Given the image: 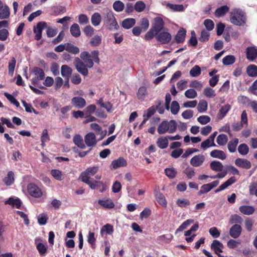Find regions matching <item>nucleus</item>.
Returning <instances> with one entry per match:
<instances>
[{"label":"nucleus","mask_w":257,"mask_h":257,"mask_svg":"<svg viewBox=\"0 0 257 257\" xmlns=\"http://www.w3.org/2000/svg\"><path fill=\"white\" fill-rule=\"evenodd\" d=\"M99 52L97 50H94L91 52V54L87 51L82 52L80 54V58L84 62V64L88 68H92L94 65V62L99 64V58L98 57Z\"/></svg>","instance_id":"1"},{"label":"nucleus","mask_w":257,"mask_h":257,"mask_svg":"<svg viewBox=\"0 0 257 257\" xmlns=\"http://www.w3.org/2000/svg\"><path fill=\"white\" fill-rule=\"evenodd\" d=\"M177 124L175 120H163L159 125L157 132L160 135L165 134L166 133L173 134L176 131Z\"/></svg>","instance_id":"2"},{"label":"nucleus","mask_w":257,"mask_h":257,"mask_svg":"<svg viewBox=\"0 0 257 257\" xmlns=\"http://www.w3.org/2000/svg\"><path fill=\"white\" fill-rule=\"evenodd\" d=\"M230 20L234 25L242 26L246 23V16L241 10L234 9L230 12Z\"/></svg>","instance_id":"3"},{"label":"nucleus","mask_w":257,"mask_h":257,"mask_svg":"<svg viewBox=\"0 0 257 257\" xmlns=\"http://www.w3.org/2000/svg\"><path fill=\"white\" fill-rule=\"evenodd\" d=\"M104 22L107 25L109 30L117 29L118 25L114 16L113 12L108 11L104 18Z\"/></svg>","instance_id":"4"},{"label":"nucleus","mask_w":257,"mask_h":257,"mask_svg":"<svg viewBox=\"0 0 257 257\" xmlns=\"http://www.w3.org/2000/svg\"><path fill=\"white\" fill-rule=\"evenodd\" d=\"M35 76L32 79V82L33 84L36 85L40 88H44V87L41 85H39V82L40 80L44 79L45 77V73L42 69L39 67H35L33 70Z\"/></svg>","instance_id":"5"},{"label":"nucleus","mask_w":257,"mask_h":257,"mask_svg":"<svg viewBox=\"0 0 257 257\" xmlns=\"http://www.w3.org/2000/svg\"><path fill=\"white\" fill-rule=\"evenodd\" d=\"M98 170V168L97 167H89L81 174L80 178L82 182L89 180L91 177L94 175Z\"/></svg>","instance_id":"6"},{"label":"nucleus","mask_w":257,"mask_h":257,"mask_svg":"<svg viewBox=\"0 0 257 257\" xmlns=\"http://www.w3.org/2000/svg\"><path fill=\"white\" fill-rule=\"evenodd\" d=\"M74 64L77 71L79 73L85 76L88 75V67L86 66L84 62L82 61L79 58H75Z\"/></svg>","instance_id":"7"},{"label":"nucleus","mask_w":257,"mask_h":257,"mask_svg":"<svg viewBox=\"0 0 257 257\" xmlns=\"http://www.w3.org/2000/svg\"><path fill=\"white\" fill-rule=\"evenodd\" d=\"M28 191L30 195L35 198L40 197L42 195L41 190L33 183H30L28 185Z\"/></svg>","instance_id":"8"},{"label":"nucleus","mask_w":257,"mask_h":257,"mask_svg":"<svg viewBox=\"0 0 257 257\" xmlns=\"http://www.w3.org/2000/svg\"><path fill=\"white\" fill-rule=\"evenodd\" d=\"M171 38V34L168 32H160L157 35V40L162 44L169 43Z\"/></svg>","instance_id":"9"},{"label":"nucleus","mask_w":257,"mask_h":257,"mask_svg":"<svg viewBox=\"0 0 257 257\" xmlns=\"http://www.w3.org/2000/svg\"><path fill=\"white\" fill-rule=\"evenodd\" d=\"M47 27V23L44 22L38 23L34 28V33L35 34V39L39 40L42 37V30Z\"/></svg>","instance_id":"10"},{"label":"nucleus","mask_w":257,"mask_h":257,"mask_svg":"<svg viewBox=\"0 0 257 257\" xmlns=\"http://www.w3.org/2000/svg\"><path fill=\"white\" fill-rule=\"evenodd\" d=\"M223 248L224 246L223 244L217 240H213L211 245V248L217 254L218 257H227L219 254L220 252H222V249Z\"/></svg>","instance_id":"11"},{"label":"nucleus","mask_w":257,"mask_h":257,"mask_svg":"<svg viewBox=\"0 0 257 257\" xmlns=\"http://www.w3.org/2000/svg\"><path fill=\"white\" fill-rule=\"evenodd\" d=\"M71 103L74 107L78 109L83 108L86 104L85 100L80 96L73 97L71 99Z\"/></svg>","instance_id":"12"},{"label":"nucleus","mask_w":257,"mask_h":257,"mask_svg":"<svg viewBox=\"0 0 257 257\" xmlns=\"http://www.w3.org/2000/svg\"><path fill=\"white\" fill-rule=\"evenodd\" d=\"M241 231L242 228L241 226L235 224L230 227L229 234L231 237L235 239L240 235Z\"/></svg>","instance_id":"13"},{"label":"nucleus","mask_w":257,"mask_h":257,"mask_svg":"<svg viewBox=\"0 0 257 257\" xmlns=\"http://www.w3.org/2000/svg\"><path fill=\"white\" fill-rule=\"evenodd\" d=\"M84 141L88 147H93L97 144L95 135L92 133H89L85 136Z\"/></svg>","instance_id":"14"},{"label":"nucleus","mask_w":257,"mask_h":257,"mask_svg":"<svg viewBox=\"0 0 257 257\" xmlns=\"http://www.w3.org/2000/svg\"><path fill=\"white\" fill-rule=\"evenodd\" d=\"M205 161V157L202 155H198L194 156L190 160V163L193 167L201 166Z\"/></svg>","instance_id":"15"},{"label":"nucleus","mask_w":257,"mask_h":257,"mask_svg":"<svg viewBox=\"0 0 257 257\" xmlns=\"http://www.w3.org/2000/svg\"><path fill=\"white\" fill-rule=\"evenodd\" d=\"M164 27V22L160 17H156L154 20L152 28L158 33L162 30Z\"/></svg>","instance_id":"16"},{"label":"nucleus","mask_w":257,"mask_h":257,"mask_svg":"<svg viewBox=\"0 0 257 257\" xmlns=\"http://www.w3.org/2000/svg\"><path fill=\"white\" fill-rule=\"evenodd\" d=\"M235 164L242 168L249 169L251 167V163L245 159L237 158L235 160Z\"/></svg>","instance_id":"17"},{"label":"nucleus","mask_w":257,"mask_h":257,"mask_svg":"<svg viewBox=\"0 0 257 257\" xmlns=\"http://www.w3.org/2000/svg\"><path fill=\"white\" fill-rule=\"evenodd\" d=\"M246 58L252 61L257 57V49L255 47H247L246 50Z\"/></svg>","instance_id":"18"},{"label":"nucleus","mask_w":257,"mask_h":257,"mask_svg":"<svg viewBox=\"0 0 257 257\" xmlns=\"http://www.w3.org/2000/svg\"><path fill=\"white\" fill-rule=\"evenodd\" d=\"M126 161L122 157H119L117 160H115L112 161L111 166L114 169H116L121 167H124L126 166Z\"/></svg>","instance_id":"19"},{"label":"nucleus","mask_w":257,"mask_h":257,"mask_svg":"<svg viewBox=\"0 0 257 257\" xmlns=\"http://www.w3.org/2000/svg\"><path fill=\"white\" fill-rule=\"evenodd\" d=\"M236 182V179L234 177H231L226 181L224 183L221 184L218 188L215 190V192L217 193L222 191L227 188L228 186L231 185Z\"/></svg>","instance_id":"20"},{"label":"nucleus","mask_w":257,"mask_h":257,"mask_svg":"<svg viewBox=\"0 0 257 257\" xmlns=\"http://www.w3.org/2000/svg\"><path fill=\"white\" fill-rule=\"evenodd\" d=\"M72 69L67 65H63L61 66V74L65 78L68 79L72 74Z\"/></svg>","instance_id":"21"},{"label":"nucleus","mask_w":257,"mask_h":257,"mask_svg":"<svg viewBox=\"0 0 257 257\" xmlns=\"http://www.w3.org/2000/svg\"><path fill=\"white\" fill-rule=\"evenodd\" d=\"M210 155L213 158H217L222 160L225 159L226 158L225 153L223 151L219 150H214L212 151L210 153Z\"/></svg>","instance_id":"22"},{"label":"nucleus","mask_w":257,"mask_h":257,"mask_svg":"<svg viewBox=\"0 0 257 257\" xmlns=\"http://www.w3.org/2000/svg\"><path fill=\"white\" fill-rule=\"evenodd\" d=\"M99 204L104 208L111 209L114 207V204L110 199H104L98 201Z\"/></svg>","instance_id":"23"},{"label":"nucleus","mask_w":257,"mask_h":257,"mask_svg":"<svg viewBox=\"0 0 257 257\" xmlns=\"http://www.w3.org/2000/svg\"><path fill=\"white\" fill-rule=\"evenodd\" d=\"M168 137H162L158 139L157 145L160 149H164L167 148L169 144Z\"/></svg>","instance_id":"24"},{"label":"nucleus","mask_w":257,"mask_h":257,"mask_svg":"<svg viewBox=\"0 0 257 257\" xmlns=\"http://www.w3.org/2000/svg\"><path fill=\"white\" fill-rule=\"evenodd\" d=\"M239 143L238 139L234 138L230 140L227 144V148L230 153H234L236 151V147Z\"/></svg>","instance_id":"25"},{"label":"nucleus","mask_w":257,"mask_h":257,"mask_svg":"<svg viewBox=\"0 0 257 257\" xmlns=\"http://www.w3.org/2000/svg\"><path fill=\"white\" fill-rule=\"evenodd\" d=\"M113 232V226L108 223L102 226L100 230V234L102 236H103L104 234L111 235Z\"/></svg>","instance_id":"26"},{"label":"nucleus","mask_w":257,"mask_h":257,"mask_svg":"<svg viewBox=\"0 0 257 257\" xmlns=\"http://www.w3.org/2000/svg\"><path fill=\"white\" fill-rule=\"evenodd\" d=\"M210 167L211 170L216 172L222 171L223 168L222 164L217 161H212L210 164Z\"/></svg>","instance_id":"27"},{"label":"nucleus","mask_w":257,"mask_h":257,"mask_svg":"<svg viewBox=\"0 0 257 257\" xmlns=\"http://www.w3.org/2000/svg\"><path fill=\"white\" fill-rule=\"evenodd\" d=\"M136 23V20L133 18H126L122 22V27L125 29L132 28Z\"/></svg>","instance_id":"28"},{"label":"nucleus","mask_w":257,"mask_h":257,"mask_svg":"<svg viewBox=\"0 0 257 257\" xmlns=\"http://www.w3.org/2000/svg\"><path fill=\"white\" fill-rule=\"evenodd\" d=\"M186 33V31L183 28H182L178 31L175 37V40L178 43L184 42L185 40Z\"/></svg>","instance_id":"29"},{"label":"nucleus","mask_w":257,"mask_h":257,"mask_svg":"<svg viewBox=\"0 0 257 257\" xmlns=\"http://www.w3.org/2000/svg\"><path fill=\"white\" fill-rule=\"evenodd\" d=\"M70 31L72 36L74 37H78L81 35L80 27L77 24H73L70 28Z\"/></svg>","instance_id":"30"},{"label":"nucleus","mask_w":257,"mask_h":257,"mask_svg":"<svg viewBox=\"0 0 257 257\" xmlns=\"http://www.w3.org/2000/svg\"><path fill=\"white\" fill-rule=\"evenodd\" d=\"M239 210L242 213L247 215H251L254 212V208L250 206H241L239 207Z\"/></svg>","instance_id":"31"},{"label":"nucleus","mask_w":257,"mask_h":257,"mask_svg":"<svg viewBox=\"0 0 257 257\" xmlns=\"http://www.w3.org/2000/svg\"><path fill=\"white\" fill-rule=\"evenodd\" d=\"M229 8L227 6H221L216 10L215 15L217 17H222L229 11Z\"/></svg>","instance_id":"32"},{"label":"nucleus","mask_w":257,"mask_h":257,"mask_svg":"<svg viewBox=\"0 0 257 257\" xmlns=\"http://www.w3.org/2000/svg\"><path fill=\"white\" fill-rule=\"evenodd\" d=\"M91 22L93 26L96 27L100 25L101 22V17L99 13H94L91 18Z\"/></svg>","instance_id":"33"},{"label":"nucleus","mask_w":257,"mask_h":257,"mask_svg":"<svg viewBox=\"0 0 257 257\" xmlns=\"http://www.w3.org/2000/svg\"><path fill=\"white\" fill-rule=\"evenodd\" d=\"M73 142L79 148L81 149H85L86 148V146L83 143L82 137L79 135L74 137Z\"/></svg>","instance_id":"34"},{"label":"nucleus","mask_w":257,"mask_h":257,"mask_svg":"<svg viewBox=\"0 0 257 257\" xmlns=\"http://www.w3.org/2000/svg\"><path fill=\"white\" fill-rule=\"evenodd\" d=\"M231 107L230 105L228 104H225L224 106H222L218 112V115L220 119H222L226 114V113L230 110Z\"/></svg>","instance_id":"35"},{"label":"nucleus","mask_w":257,"mask_h":257,"mask_svg":"<svg viewBox=\"0 0 257 257\" xmlns=\"http://www.w3.org/2000/svg\"><path fill=\"white\" fill-rule=\"evenodd\" d=\"M246 73L250 77H255L257 76V66L255 65H250L246 69Z\"/></svg>","instance_id":"36"},{"label":"nucleus","mask_w":257,"mask_h":257,"mask_svg":"<svg viewBox=\"0 0 257 257\" xmlns=\"http://www.w3.org/2000/svg\"><path fill=\"white\" fill-rule=\"evenodd\" d=\"M83 182L88 184L92 189H95L97 187L103 185V182L101 181H97L90 180L84 181Z\"/></svg>","instance_id":"37"},{"label":"nucleus","mask_w":257,"mask_h":257,"mask_svg":"<svg viewBox=\"0 0 257 257\" xmlns=\"http://www.w3.org/2000/svg\"><path fill=\"white\" fill-rule=\"evenodd\" d=\"M66 51L73 54H77L79 52V49L70 43H66Z\"/></svg>","instance_id":"38"},{"label":"nucleus","mask_w":257,"mask_h":257,"mask_svg":"<svg viewBox=\"0 0 257 257\" xmlns=\"http://www.w3.org/2000/svg\"><path fill=\"white\" fill-rule=\"evenodd\" d=\"M14 181V173L12 171H9L7 176L4 179L5 183L9 186L12 185Z\"/></svg>","instance_id":"39"},{"label":"nucleus","mask_w":257,"mask_h":257,"mask_svg":"<svg viewBox=\"0 0 257 257\" xmlns=\"http://www.w3.org/2000/svg\"><path fill=\"white\" fill-rule=\"evenodd\" d=\"M5 203L11 205L17 208H19L21 205V202L19 199H15L13 198H10L5 202Z\"/></svg>","instance_id":"40"},{"label":"nucleus","mask_w":257,"mask_h":257,"mask_svg":"<svg viewBox=\"0 0 257 257\" xmlns=\"http://www.w3.org/2000/svg\"><path fill=\"white\" fill-rule=\"evenodd\" d=\"M10 9L8 6L5 5L4 8H3L0 10V19H7L10 16Z\"/></svg>","instance_id":"41"},{"label":"nucleus","mask_w":257,"mask_h":257,"mask_svg":"<svg viewBox=\"0 0 257 257\" xmlns=\"http://www.w3.org/2000/svg\"><path fill=\"white\" fill-rule=\"evenodd\" d=\"M102 37L99 35H95L92 38L89 44L93 47L98 46L101 43Z\"/></svg>","instance_id":"42"},{"label":"nucleus","mask_w":257,"mask_h":257,"mask_svg":"<svg viewBox=\"0 0 257 257\" xmlns=\"http://www.w3.org/2000/svg\"><path fill=\"white\" fill-rule=\"evenodd\" d=\"M249 147L245 144H241L238 147V153L243 156L247 155L249 152Z\"/></svg>","instance_id":"43"},{"label":"nucleus","mask_w":257,"mask_h":257,"mask_svg":"<svg viewBox=\"0 0 257 257\" xmlns=\"http://www.w3.org/2000/svg\"><path fill=\"white\" fill-rule=\"evenodd\" d=\"M228 141V138L225 134H221L217 136L216 139L217 143L219 146H224Z\"/></svg>","instance_id":"44"},{"label":"nucleus","mask_w":257,"mask_h":257,"mask_svg":"<svg viewBox=\"0 0 257 257\" xmlns=\"http://www.w3.org/2000/svg\"><path fill=\"white\" fill-rule=\"evenodd\" d=\"M235 58L233 55H227L222 59V63L224 65H230L234 63Z\"/></svg>","instance_id":"45"},{"label":"nucleus","mask_w":257,"mask_h":257,"mask_svg":"<svg viewBox=\"0 0 257 257\" xmlns=\"http://www.w3.org/2000/svg\"><path fill=\"white\" fill-rule=\"evenodd\" d=\"M216 145L214 142L211 141L208 138L207 140L202 142L201 144V148L204 150L210 147H216Z\"/></svg>","instance_id":"46"},{"label":"nucleus","mask_w":257,"mask_h":257,"mask_svg":"<svg viewBox=\"0 0 257 257\" xmlns=\"http://www.w3.org/2000/svg\"><path fill=\"white\" fill-rule=\"evenodd\" d=\"M113 8L116 12H120L123 10L124 5L120 1H116L113 4Z\"/></svg>","instance_id":"47"},{"label":"nucleus","mask_w":257,"mask_h":257,"mask_svg":"<svg viewBox=\"0 0 257 257\" xmlns=\"http://www.w3.org/2000/svg\"><path fill=\"white\" fill-rule=\"evenodd\" d=\"M180 109V105L176 101H173L171 104L170 110L173 114H177Z\"/></svg>","instance_id":"48"},{"label":"nucleus","mask_w":257,"mask_h":257,"mask_svg":"<svg viewBox=\"0 0 257 257\" xmlns=\"http://www.w3.org/2000/svg\"><path fill=\"white\" fill-rule=\"evenodd\" d=\"M16 64V60L14 57H12L9 63V74L11 76H13L14 74Z\"/></svg>","instance_id":"49"},{"label":"nucleus","mask_w":257,"mask_h":257,"mask_svg":"<svg viewBox=\"0 0 257 257\" xmlns=\"http://www.w3.org/2000/svg\"><path fill=\"white\" fill-rule=\"evenodd\" d=\"M145 4L142 1H138L134 5L135 10L139 13L143 12L146 8Z\"/></svg>","instance_id":"50"},{"label":"nucleus","mask_w":257,"mask_h":257,"mask_svg":"<svg viewBox=\"0 0 257 257\" xmlns=\"http://www.w3.org/2000/svg\"><path fill=\"white\" fill-rule=\"evenodd\" d=\"M207 103L204 100H201L199 101L197 106V110L199 112H203L207 109Z\"/></svg>","instance_id":"51"},{"label":"nucleus","mask_w":257,"mask_h":257,"mask_svg":"<svg viewBox=\"0 0 257 257\" xmlns=\"http://www.w3.org/2000/svg\"><path fill=\"white\" fill-rule=\"evenodd\" d=\"M242 220V218L240 216L237 214H233L230 217L229 223L231 224L234 223H241Z\"/></svg>","instance_id":"52"},{"label":"nucleus","mask_w":257,"mask_h":257,"mask_svg":"<svg viewBox=\"0 0 257 257\" xmlns=\"http://www.w3.org/2000/svg\"><path fill=\"white\" fill-rule=\"evenodd\" d=\"M167 7L170 9L177 12L183 11L184 7L182 5H175L168 3L167 4Z\"/></svg>","instance_id":"53"},{"label":"nucleus","mask_w":257,"mask_h":257,"mask_svg":"<svg viewBox=\"0 0 257 257\" xmlns=\"http://www.w3.org/2000/svg\"><path fill=\"white\" fill-rule=\"evenodd\" d=\"M165 173L169 178L173 179L176 176L177 171L174 168H169L165 170Z\"/></svg>","instance_id":"54"},{"label":"nucleus","mask_w":257,"mask_h":257,"mask_svg":"<svg viewBox=\"0 0 257 257\" xmlns=\"http://www.w3.org/2000/svg\"><path fill=\"white\" fill-rule=\"evenodd\" d=\"M158 32H156L153 28H151L145 36V39L146 40H150L152 39L154 36L157 37Z\"/></svg>","instance_id":"55"},{"label":"nucleus","mask_w":257,"mask_h":257,"mask_svg":"<svg viewBox=\"0 0 257 257\" xmlns=\"http://www.w3.org/2000/svg\"><path fill=\"white\" fill-rule=\"evenodd\" d=\"M50 140L49 136L48 135V131L46 129L43 130L41 138L42 142V146H44L45 143L48 142Z\"/></svg>","instance_id":"56"},{"label":"nucleus","mask_w":257,"mask_h":257,"mask_svg":"<svg viewBox=\"0 0 257 257\" xmlns=\"http://www.w3.org/2000/svg\"><path fill=\"white\" fill-rule=\"evenodd\" d=\"M201 73V69L198 65H195L190 71V75L192 77H197Z\"/></svg>","instance_id":"57"},{"label":"nucleus","mask_w":257,"mask_h":257,"mask_svg":"<svg viewBox=\"0 0 257 257\" xmlns=\"http://www.w3.org/2000/svg\"><path fill=\"white\" fill-rule=\"evenodd\" d=\"M185 95L188 98L193 99L197 96V93L194 89H189L185 91Z\"/></svg>","instance_id":"58"},{"label":"nucleus","mask_w":257,"mask_h":257,"mask_svg":"<svg viewBox=\"0 0 257 257\" xmlns=\"http://www.w3.org/2000/svg\"><path fill=\"white\" fill-rule=\"evenodd\" d=\"M194 220L193 219H188L184 221L180 226L176 230V232L178 231H182L184 229H186V227L190 225L191 223H193Z\"/></svg>","instance_id":"59"},{"label":"nucleus","mask_w":257,"mask_h":257,"mask_svg":"<svg viewBox=\"0 0 257 257\" xmlns=\"http://www.w3.org/2000/svg\"><path fill=\"white\" fill-rule=\"evenodd\" d=\"M4 95L12 103L16 105L17 107H19L20 106L19 102L17 101L16 99L14 98V97L13 95L10 94L7 92H5Z\"/></svg>","instance_id":"60"},{"label":"nucleus","mask_w":257,"mask_h":257,"mask_svg":"<svg viewBox=\"0 0 257 257\" xmlns=\"http://www.w3.org/2000/svg\"><path fill=\"white\" fill-rule=\"evenodd\" d=\"M204 94L208 98H211L216 95L214 90L210 87H206L204 89Z\"/></svg>","instance_id":"61"},{"label":"nucleus","mask_w":257,"mask_h":257,"mask_svg":"<svg viewBox=\"0 0 257 257\" xmlns=\"http://www.w3.org/2000/svg\"><path fill=\"white\" fill-rule=\"evenodd\" d=\"M83 32L87 37H91L94 33V29L91 26L88 25L84 27Z\"/></svg>","instance_id":"62"},{"label":"nucleus","mask_w":257,"mask_h":257,"mask_svg":"<svg viewBox=\"0 0 257 257\" xmlns=\"http://www.w3.org/2000/svg\"><path fill=\"white\" fill-rule=\"evenodd\" d=\"M211 118L208 115H201L197 118V121L201 124H206L210 121Z\"/></svg>","instance_id":"63"},{"label":"nucleus","mask_w":257,"mask_h":257,"mask_svg":"<svg viewBox=\"0 0 257 257\" xmlns=\"http://www.w3.org/2000/svg\"><path fill=\"white\" fill-rule=\"evenodd\" d=\"M184 173L188 179H191L195 175L194 169L192 168L187 167L184 171Z\"/></svg>","instance_id":"64"}]
</instances>
